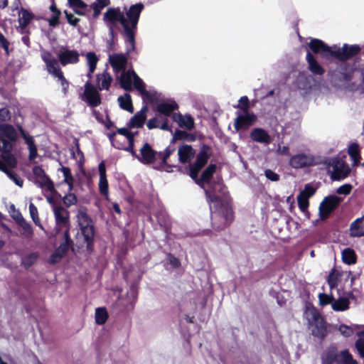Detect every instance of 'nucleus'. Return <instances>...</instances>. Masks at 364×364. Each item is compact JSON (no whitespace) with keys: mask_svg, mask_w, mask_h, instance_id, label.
I'll list each match as a JSON object with an SVG mask.
<instances>
[{"mask_svg":"<svg viewBox=\"0 0 364 364\" xmlns=\"http://www.w3.org/2000/svg\"><path fill=\"white\" fill-rule=\"evenodd\" d=\"M111 141H112V145L118 149H123L126 151H128L134 157H135L136 159H137V156H138V154H136V151L134 149V145H130L129 144L128 146H126V147H122L120 145H117V141L114 140V139H112L110 138Z\"/></svg>","mask_w":364,"mask_h":364,"instance_id":"obj_51","label":"nucleus"},{"mask_svg":"<svg viewBox=\"0 0 364 364\" xmlns=\"http://www.w3.org/2000/svg\"><path fill=\"white\" fill-rule=\"evenodd\" d=\"M202 188L205 191L207 200L210 204L214 203L217 205L221 203V196H225L228 193L226 188L223 183L218 179L214 181L209 188H206L204 185Z\"/></svg>","mask_w":364,"mask_h":364,"instance_id":"obj_12","label":"nucleus"},{"mask_svg":"<svg viewBox=\"0 0 364 364\" xmlns=\"http://www.w3.org/2000/svg\"><path fill=\"white\" fill-rule=\"evenodd\" d=\"M355 347L357 349L360 356L364 358V339L360 338L355 343Z\"/></svg>","mask_w":364,"mask_h":364,"instance_id":"obj_60","label":"nucleus"},{"mask_svg":"<svg viewBox=\"0 0 364 364\" xmlns=\"http://www.w3.org/2000/svg\"><path fill=\"white\" fill-rule=\"evenodd\" d=\"M59 171L63 174V182L68 185L69 191H72L73 188L74 178L71 173L70 168L66 166H62Z\"/></svg>","mask_w":364,"mask_h":364,"instance_id":"obj_41","label":"nucleus"},{"mask_svg":"<svg viewBox=\"0 0 364 364\" xmlns=\"http://www.w3.org/2000/svg\"><path fill=\"white\" fill-rule=\"evenodd\" d=\"M108 318L107 312L104 308H97L95 311V321L97 324H104Z\"/></svg>","mask_w":364,"mask_h":364,"instance_id":"obj_45","label":"nucleus"},{"mask_svg":"<svg viewBox=\"0 0 364 364\" xmlns=\"http://www.w3.org/2000/svg\"><path fill=\"white\" fill-rule=\"evenodd\" d=\"M264 174L265 176L272 181H277L279 179V176L270 169L266 170Z\"/></svg>","mask_w":364,"mask_h":364,"instance_id":"obj_64","label":"nucleus"},{"mask_svg":"<svg viewBox=\"0 0 364 364\" xmlns=\"http://www.w3.org/2000/svg\"><path fill=\"white\" fill-rule=\"evenodd\" d=\"M14 220L21 228V235L28 239L31 238L33 235V230L31 224L23 218L22 215H19L18 218H14Z\"/></svg>","mask_w":364,"mask_h":364,"instance_id":"obj_29","label":"nucleus"},{"mask_svg":"<svg viewBox=\"0 0 364 364\" xmlns=\"http://www.w3.org/2000/svg\"><path fill=\"white\" fill-rule=\"evenodd\" d=\"M53 212L55 221L54 228L55 235H58L60 233H65L66 236L70 228V214L68 210L61 206L60 208H55Z\"/></svg>","mask_w":364,"mask_h":364,"instance_id":"obj_10","label":"nucleus"},{"mask_svg":"<svg viewBox=\"0 0 364 364\" xmlns=\"http://www.w3.org/2000/svg\"><path fill=\"white\" fill-rule=\"evenodd\" d=\"M59 61L63 66L76 64L80 61V53L76 50L63 48L58 54Z\"/></svg>","mask_w":364,"mask_h":364,"instance_id":"obj_19","label":"nucleus"},{"mask_svg":"<svg viewBox=\"0 0 364 364\" xmlns=\"http://www.w3.org/2000/svg\"><path fill=\"white\" fill-rule=\"evenodd\" d=\"M138 80H142L134 70L123 71L119 77L121 87L125 90H131L132 86L136 89Z\"/></svg>","mask_w":364,"mask_h":364,"instance_id":"obj_17","label":"nucleus"},{"mask_svg":"<svg viewBox=\"0 0 364 364\" xmlns=\"http://www.w3.org/2000/svg\"><path fill=\"white\" fill-rule=\"evenodd\" d=\"M217 205L215 204V206ZM211 211L212 225L215 230H222L228 227L233 220V212L230 205L228 203H221L220 208L215 207L213 210L212 204H210Z\"/></svg>","mask_w":364,"mask_h":364,"instance_id":"obj_4","label":"nucleus"},{"mask_svg":"<svg viewBox=\"0 0 364 364\" xmlns=\"http://www.w3.org/2000/svg\"><path fill=\"white\" fill-rule=\"evenodd\" d=\"M201 138L200 131L196 129L193 117L189 114H183V141H195Z\"/></svg>","mask_w":364,"mask_h":364,"instance_id":"obj_14","label":"nucleus"},{"mask_svg":"<svg viewBox=\"0 0 364 364\" xmlns=\"http://www.w3.org/2000/svg\"><path fill=\"white\" fill-rule=\"evenodd\" d=\"M136 90L139 92L144 101L152 102L154 99V95L152 92L145 89V85L142 80H139L136 82Z\"/></svg>","mask_w":364,"mask_h":364,"instance_id":"obj_36","label":"nucleus"},{"mask_svg":"<svg viewBox=\"0 0 364 364\" xmlns=\"http://www.w3.org/2000/svg\"><path fill=\"white\" fill-rule=\"evenodd\" d=\"M355 328H357V326L355 325L347 326L346 324H341L338 329L342 336L348 338L354 334Z\"/></svg>","mask_w":364,"mask_h":364,"instance_id":"obj_46","label":"nucleus"},{"mask_svg":"<svg viewBox=\"0 0 364 364\" xmlns=\"http://www.w3.org/2000/svg\"><path fill=\"white\" fill-rule=\"evenodd\" d=\"M144 4L138 3L132 5L128 10L126 7L108 8L105 12L103 20L109 28V33L113 35V26L119 23L123 28L125 37L127 53H129L135 48V33L139 20L140 14L144 9Z\"/></svg>","mask_w":364,"mask_h":364,"instance_id":"obj_1","label":"nucleus"},{"mask_svg":"<svg viewBox=\"0 0 364 364\" xmlns=\"http://www.w3.org/2000/svg\"><path fill=\"white\" fill-rule=\"evenodd\" d=\"M314 77L306 71L299 73L296 80V85L300 90H309L315 84Z\"/></svg>","mask_w":364,"mask_h":364,"instance_id":"obj_23","label":"nucleus"},{"mask_svg":"<svg viewBox=\"0 0 364 364\" xmlns=\"http://www.w3.org/2000/svg\"><path fill=\"white\" fill-rule=\"evenodd\" d=\"M257 119V117L253 113L248 111H243V114L238 115L234 122V127L237 131L245 129L252 125Z\"/></svg>","mask_w":364,"mask_h":364,"instance_id":"obj_18","label":"nucleus"},{"mask_svg":"<svg viewBox=\"0 0 364 364\" xmlns=\"http://www.w3.org/2000/svg\"><path fill=\"white\" fill-rule=\"evenodd\" d=\"M178 109V105L174 101H164L156 106V110L160 114L169 116Z\"/></svg>","mask_w":364,"mask_h":364,"instance_id":"obj_28","label":"nucleus"},{"mask_svg":"<svg viewBox=\"0 0 364 364\" xmlns=\"http://www.w3.org/2000/svg\"><path fill=\"white\" fill-rule=\"evenodd\" d=\"M216 165L215 164H210L203 172L200 178H196L194 180L197 184H198L201 188L202 186L204 185L206 188L210 187V186L213 183L211 182V179L213 173L215 172Z\"/></svg>","mask_w":364,"mask_h":364,"instance_id":"obj_25","label":"nucleus"},{"mask_svg":"<svg viewBox=\"0 0 364 364\" xmlns=\"http://www.w3.org/2000/svg\"><path fill=\"white\" fill-rule=\"evenodd\" d=\"M349 304L350 301L347 298L340 297L333 300L331 308L336 311H343L349 308Z\"/></svg>","mask_w":364,"mask_h":364,"instance_id":"obj_38","label":"nucleus"},{"mask_svg":"<svg viewBox=\"0 0 364 364\" xmlns=\"http://www.w3.org/2000/svg\"><path fill=\"white\" fill-rule=\"evenodd\" d=\"M208 161V155L204 151H200L196 157L195 163L190 168V176L193 180L198 177L200 169L205 166Z\"/></svg>","mask_w":364,"mask_h":364,"instance_id":"obj_24","label":"nucleus"},{"mask_svg":"<svg viewBox=\"0 0 364 364\" xmlns=\"http://www.w3.org/2000/svg\"><path fill=\"white\" fill-rule=\"evenodd\" d=\"M62 237L64 241L60 245L56 250L64 256L68 252L72 241L70 238L69 232H68L66 236L65 233H62Z\"/></svg>","mask_w":364,"mask_h":364,"instance_id":"obj_43","label":"nucleus"},{"mask_svg":"<svg viewBox=\"0 0 364 364\" xmlns=\"http://www.w3.org/2000/svg\"><path fill=\"white\" fill-rule=\"evenodd\" d=\"M68 4L70 7L75 10V9H86L87 4L83 2L82 0H71L68 1Z\"/></svg>","mask_w":364,"mask_h":364,"instance_id":"obj_61","label":"nucleus"},{"mask_svg":"<svg viewBox=\"0 0 364 364\" xmlns=\"http://www.w3.org/2000/svg\"><path fill=\"white\" fill-rule=\"evenodd\" d=\"M338 353L335 347H331L326 350L322 355V364H338Z\"/></svg>","mask_w":364,"mask_h":364,"instance_id":"obj_31","label":"nucleus"},{"mask_svg":"<svg viewBox=\"0 0 364 364\" xmlns=\"http://www.w3.org/2000/svg\"><path fill=\"white\" fill-rule=\"evenodd\" d=\"M343 262L348 265L356 262V255L353 250L346 248L342 251Z\"/></svg>","mask_w":364,"mask_h":364,"instance_id":"obj_40","label":"nucleus"},{"mask_svg":"<svg viewBox=\"0 0 364 364\" xmlns=\"http://www.w3.org/2000/svg\"><path fill=\"white\" fill-rule=\"evenodd\" d=\"M82 100L92 107H97L101 103V98L98 91L89 82L85 85V91L82 96Z\"/></svg>","mask_w":364,"mask_h":364,"instance_id":"obj_16","label":"nucleus"},{"mask_svg":"<svg viewBox=\"0 0 364 364\" xmlns=\"http://www.w3.org/2000/svg\"><path fill=\"white\" fill-rule=\"evenodd\" d=\"M195 154L196 151L191 146L183 144V163L192 159Z\"/></svg>","mask_w":364,"mask_h":364,"instance_id":"obj_49","label":"nucleus"},{"mask_svg":"<svg viewBox=\"0 0 364 364\" xmlns=\"http://www.w3.org/2000/svg\"><path fill=\"white\" fill-rule=\"evenodd\" d=\"M1 130L8 136V139L0 137V151H2L3 158L10 164H15V159L11 154V151L13 148L11 141L15 137L14 129L11 126L4 125L1 127Z\"/></svg>","mask_w":364,"mask_h":364,"instance_id":"obj_9","label":"nucleus"},{"mask_svg":"<svg viewBox=\"0 0 364 364\" xmlns=\"http://www.w3.org/2000/svg\"><path fill=\"white\" fill-rule=\"evenodd\" d=\"M305 316L308 321L311 333L319 339H323L328 333L327 324L321 314L315 309H307Z\"/></svg>","mask_w":364,"mask_h":364,"instance_id":"obj_5","label":"nucleus"},{"mask_svg":"<svg viewBox=\"0 0 364 364\" xmlns=\"http://www.w3.org/2000/svg\"><path fill=\"white\" fill-rule=\"evenodd\" d=\"M87 65L89 67V75L92 74L99 60L98 57L94 52H88L85 54Z\"/></svg>","mask_w":364,"mask_h":364,"instance_id":"obj_39","label":"nucleus"},{"mask_svg":"<svg viewBox=\"0 0 364 364\" xmlns=\"http://www.w3.org/2000/svg\"><path fill=\"white\" fill-rule=\"evenodd\" d=\"M315 192L316 188H314L311 184H306L304 189L299 194L309 198L312 196Z\"/></svg>","mask_w":364,"mask_h":364,"instance_id":"obj_59","label":"nucleus"},{"mask_svg":"<svg viewBox=\"0 0 364 364\" xmlns=\"http://www.w3.org/2000/svg\"><path fill=\"white\" fill-rule=\"evenodd\" d=\"M180 261L174 256L169 255L166 259V268L170 269L171 268H176L179 267Z\"/></svg>","mask_w":364,"mask_h":364,"instance_id":"obj_53","label":"nucleus"},{"mask_svg":"<svg viewBox=\"0 0 364 364\" xmlns=\"http://www.w3.org/2000/svg\"><path fill=\"white\" fill-rule=\"evenodd\" d=\"M328 165L332 168L331 178L333 181L344 180L351 172V168L350 166L340 157L332 159Z\"/></svg>","mask_w":364,"mask_h":364,"instance_id":"obj_11","label":"nucleus"},{"mask_svg":"<svg viewBox=\"0 0 364 364\" xmlns=\"http://www.w3.org/2000/svg\"><path fill=\"white\" fill-rule=\"evenodd\" d=\"M39 254L37 252H30L21 258V264L26 268L28 269L33 265L38 260Z\"/></svg>","mask_w":364,"mask_h":364,"instance_id":"obj_37","label":"nucleus"},{"mask_svg":"<svg viewBox=\"0 0 364 364\" xmlns=\"http://www.w3.org/2000/svg\"><path fill=\"white\" fill-rule=\"evenodd\" d=\"M41 58L46 63L47 71L60 81L63 92L65 95L68 88V82L59 68L58 60L48 51H43L41 53Z\"/></svg>","mask_w":364,"mask_h":364,"instance_id":"obj_6","label":"nucleus"},{"mask_svg":"<svg viewBox=\"0 0 364 364\" xmlns=\"http://www.w3.org/2000/svg\"><path fill=\"white\" fill-rule=\"evenodd\" d=\"M318 164H319V159L309 152L293 155L289 159L290 166L295 169L313 166Z\"/></svg>","mask_w":364,"mask_h":364,"instance_id":"obj_13","label":"nucleus"},{"mask_svg":"<svg viewBox=\"0 0 364 364\" xmlns=\"http://www.w3.org/2000/svg\"><path fill=\"white\" fill-rule=\"evenodd\" d=\"M250 139L257 143L264 145L269 144L272 141V138L267 131L262 128H254L250 133Z\"/></svg>","mask_w":364,"mask_h":364,"instance_id":"obj_21","label":"nucleus"},{"mask_svg":"<svg viewBox=\"0 0 364 364\" xmlns=\"http://www.w3.org/2000/svg\"><path fill=\"white\" fill-rule=\"evenodd\" d=\"M349 230L351 237H360L364 236V215L351 223Z\"/></svg>","mask_w":364,"mask_h":364,"instance_id":"obj_27","label":"nucleus"},{"mask_svg":"<svg viewBox=\"0 0 364 364\" xmlns=\"http://www.w3.org/2000/svg\"><path fill=\"white\" fill-rule=\"evenodd\" d=\"M117 100L119 105L122 109L130 113L134 112L132 102L129 94L125 93L124 95L119 96Z\"/></svg>","mask_w":364,"mask_h":364,"instance_id":"obj_34","label":"nucleus"},{"mask_svg":"<svg viewBox=\"0 0 364 364\" xmlns=\"http://www.w3.org/2000/svg\"><path fill=\"white\" fill-rule=\"evenodd\" d=\"M29 213L35 225L45 231L44 228L38 218V209L33 203L29 204Z\"/></svg>","mask_w":364,"mask_h":364,"instance_id":"obj_44","label":"nucleus"},{"mask_svg":"<svg viewBox=\"0 0 364 364\" xmlns=\"http://www.w3.org/2000/svg\"><path fill=\"white\" fill-rule=\"evenodd\" d=\"M32 172L33 174V183L41 188L43 192L50 193L51 195L58 193L53 181L41 166H35L32 169Z\"/></svg>","mask_w":364,"mask_h":364,"instance_id":"obj_8","label":"nucleus"},{"mask_svg":"<svg viewBox=\"0 0 364 364\" xmlns=\"http://www.w3.org/2000/svg\"><path fill=\"white\" fill-rule=\"evenodd\" d=\"M306 60L309 64V69L312 73L318 75H322L324 73V69L318 63L310 52L306 54Z\"/></svg>","mask_w":364,"mask_h":364,"instance_id":"obj_30","label":"nucleus"},{"mask_svg":"<svg viewBox=\"0 0 364 364\" xmlns=\"http://www.w3.org/2000/svg\"><path fill=\"white\" fill-rule=\"evenodd\" d=\"M337 275L335 272H332L328 278V283L331 289H333L337 286Z\"/></svg>","mask_w":364,"mask_h":364,"instance_id":"obj_63","label":"nucleus"},{"mask_svg":"<svg viewBox=\"0 0 364 364\" xmlns=\"http://www.w3.org/2000/svg\"><path fill=\"white\" fill-rule=\"evenodd\" d=\"M174 148L168 146L164 152L155 151L149 144L145 143L139 150L137 156V160L144 165L154 164L159 161V167L166 164V160L169 156L174 151Z\"/></svg>","mask_w":364,"mask_h":364,"instance_id":"obj_3","label":"nucleus"},{"mask_svg":"<svg viewBox=\"0 0 364 364\" xmlns=\"http://www.w3.org/2000/svg\"><path fill=\"white\" fill-rule=\"evenodd\" d=\"M33 18V14L28 10L21 8L18 11V23L21 28H26Z\"/></svg>","mask_w":364,"mask_h":364,"instance_id":"obj_33","label":"nucleus"},{"mask_svg":"<svg viewBox=\"0 0 364 364\" xmlns=\"http://www.w3.org/2000/svg\"><path fill=\"white\" fill-rule=\"evenodd\" d=\"M98 170L100 174L99 179V191L105 198L109 196V185L107 179L106 167L104 161H102L98 165Z\"/></svg>","mask_w":364,"mask_h":364,"instance_id":"obj_20","label":"nucleus"},{"mask_svg":"<svg viewBox=\"0 0 364 364\" xmlns=\"http://www.w3.org/2000/svg\"><path fill=\"white\" fill-rule=\"evenodd\" d=\"M97 86L100 90H108L112 81V78L108 73L104 72L102 74L97 75Z\"/></svg>","mask_w":364,"mask_h":364,"instance_id":"obj_32","label":"nucleus"},{"mask_svg":"<svg viewBox=\"0 0 364 364\" xmlns=\"http://www.w3.org/2000/svg\"><path fill=\"white\" fill-rule=\"evenodd\" d=\"M338 364H358V362L349 350L346 349L338 353Z\"/></svg>","mask_w":364,"mask_h":364,"instance_id":"obj_35","label":"nucleus"},{"mask_svg":"<svg viewBox=\"0 0 364 364\" xmlns=\"http://www.w3.org/2000/svg\"><path fill=\"white\" fill-rule=\"evenodd\" d=\"M309 46L314 53H319L323 58L335 57L341 60L350 58L356 55L360 50L358 45L348 46L347 44H344L341 48H335V50H333L322 41L316 38L311 39Z\"/></svg>","mask_w":364,"mask_h":364,"instance_id":"obj_2","label":"nucleus"},{"mask_svg":"<svg viewBox=\"0 0 364 364\" xmlns=\"http://www.w3.org/2000/svg\"><path fill=\"white\" fill-rule=\"evenodd\" d=\"M23 138L25 139L26 144L28 145L29 150L28 158L30 160H33L37 156V148L34 144L33 139L28 135H24Z\"/></svg>","mask_w":364,"mask_h":364,"instance_id":"obj_42","label":"nucleus"},{"mask_svg":"<svg viewBox=\"0 0 364 364\" xmlns=\"http://www.w3.org/2000/svg\"><path fill=\"white\" fill-rule=\"evenodd\" d=\"M11 118V113L8 108L2 107L0 108V121L6 122Z\"/></svg>","mask_w":364,"mask_h":364,"instance_id":"obj_62","label":"nucleus"},{"mask_svg":"<svg viewBox=\"0 0 364 364\" xmlns=\"http://www.w3.org/2000/svg\"><path fill=\"white\" fill-rule=\"evenodd\" d=\"M75 143L76 147L75 149L74 148L71 149V154L74 159L78 160L79 161H82L84 159L83 153L79 148V144L77 139H75Z\"/></svg>","mask_w":364,"mask_h":364,"instance_id":"obj_50","label":"nucleus"},{"mask_svg":"<svg viewBox=\"0 0 364 364\" xmlns=\"http://www.w3.org/2000/svg\"><path fill=\"white\" fill-rule=\"evenodd\" d=\"M297 202H298L299 208L302 211H305L307 209V208L309 206V198H308L299 194L297 196Z\"/></svg>","mask_w":364,"mask_h":364,"instance_id":"obj_57","label":"nucleus"},{"mask_svg":"<svg viewBox=\"0 0 364 364\" xmlns=\"http://www.w3.org/2000/svg\"><path fill=\"white\" fill-rule=\"evenodd\" d=\"M5 173L17 186H18L19 187H22L23 186V181L16 173H14L13 171H11L7 169L6 171H5Z\"/></svg>","mask_w":364,"mask_h":364,"instance_id":"obj_52","label":"nucleus"},{"mask_svg":"<svg viewBox=\"0 0 364 364\" xmlns=\"http://www.w3.org/2000/svg\"><path fill=\"white\" fill-rule=\"evenodd\" d=\"M77 218L80 228V235L83 237L87 249L89 250L95 235L93 221L85 211L81 210L78 211Z\"/></svg>","mask_w":364,"mask_h":364,"instance_id":"obj_7","label":"nucleus"},{"mask_svg":"<svg viewBox=\"0 0 364 364\" xmlns=\"http://www.w3.org/2000/svg\"><path fill=\"white\" fill-rule=\"evenodd\" d=\"M148 107L146 105L144 106L139 112L135 114L129 121V128H141L144 126L146 118Z\"/></svg>","mask_w":364,"mask_h":364,"instance_id":"obj_26","label":"nucleus"},{"mask_svg":"<svg viewBox=\"0 0 364 364\" xmlns=\"http://www.w3.org/2000/svg\"><path fill=\"white\" fill-rule=\"evenodd\" d=\"M348 153L353 161V166H357L359 161L358 146L356 144H353L348 149Z\"/></svg>","mask_w":364,"mask_h":364,"instance_id":"obj_47","label":"nucleus"},{"mask_svg":"<svg viewBox=\"0 0 364 364\" xmlns=\"http://www.w3.org/2000/svg\"><path fill=\"white\" fill-rule=\"evenodd\" d=\"M353 189V186L350 183H345L340 187H338L336 193L339 195H348Z\"/></svg>","mask_w":364,"mask_h":364,"instance_id":"obj_55","label":"nucleus"},{"mask_svg":"<svg viewBox=\"0 0 364 364\" xmlns=\"http://www.w3.org/2000/svg\"><path fill=\"white\" fill-rule=\"evenodd\" d=\"M63 201L67 207L76 204L77 199L76 196L68 190V193L63 198Z\"/></svg>","mask_w":364,"mask_h":364,"instance_id":"obj_48","label":"nucleus"},{"mask_svg":"<svg viewBox=\"0 0 364 364\" xmlns=\"http://www.w3.org/2000/svg\"><path fill=\"white\" fill-rule=\"evenodd\" d=\"M319 299V303L321 306H325L328 304H331L332 305V302L334 300V298L333 296L328 295L326 294H319L318 295Z\"/></svg>","mask_w":364,"mask_h":364,"instance_id":"obj_56","label":"nucleus"},{"mask_svg":"<svg viewBox=\"0 0 364 364\" xmlns=\"http://www.w3.org/2000/svg\"><path fill=\"white\" fill-rule=\"evenodd\" d=\"M239 104L237 107L242 109L243 111H248L250 107L249 99L247 96H242L238 101Z\"/></svg>","mask_w":364,"mask_h":364,"instance_id":"obj_58","label":"nucleus"},{"mask_svg":"<svg viewBox=\"0 0 364 364\" xmlns=\"http://www.w3.org/2000/svg\"><path fill=\"white\" fill-rule=\"evenodd\" d=\"M338 78L341 80V82L343 83V85H347L348 87V83L352 79V72H340L338 74Z\"/></svg>","mask_w":364,"mask_h":364,"instance_id":"obj_54","label":"nucleus"},{"mask_svg":"<svg viewBox=\"0 0 364 364\" xmlns=\"http://www.w3.org/2000/svg\"><path fill=\"white\" fill-rule=\"evenodd\" d=\"M342 198L336 196L331 195L324 198L319 205V215L321 220L328 218L333 212L341 203Z\"/></svg>","mask_w":364,"mask_h":364,"instance_id":"obj_15","label":"nucleus"},{"mask_svg":"<svg viewBox=\"0 0 364 364\" xmlns=\"http://www.w3.org/2000/svg\"><path fill=\"white\" fill-rule=\"evenodd\" d=\"M109 62L114 71L117 73L120 71H124L127 63V58L124 54L114 53L109 55Z\"/></svg>","mask_w":364,"mask_h":364,"instance_id":"obj_22","label":"nucleus"}]
</instances>
